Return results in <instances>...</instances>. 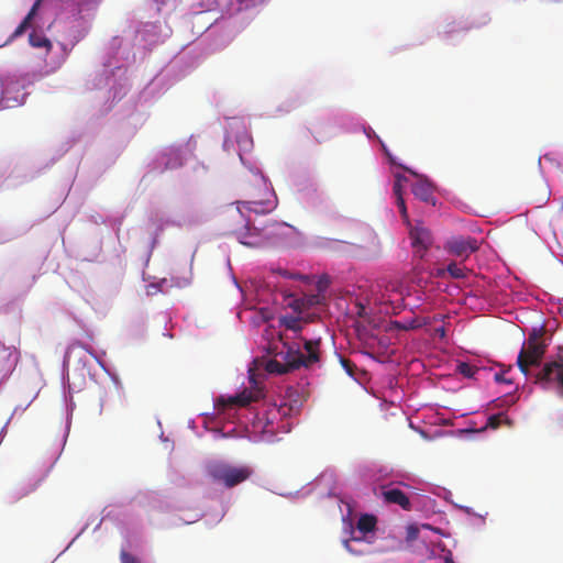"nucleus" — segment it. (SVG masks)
Returning a JSON list of instances; mask_svg holds the SVG:
<instances>
[{
  "label": "nucleus",
  "instance_id": "nucleus-1",
  "mask_svg": "<svg viewBox=\"0 0 563 563\" xmlns=\"http://www.w3.org/2000/svg\"><path fill=\"white\" fill-rule=\"evenodd\" d=\"M249 184L245 199L236 201V208L224 210L223 220L228 222L229 231L236 234L242 244L255 247L260 246L261 242L252 239L249 213H269L277 207V199L262 175L254 174Z\"/></svg>",
  "mask_w": 563,
  "mask_h": 563
},
{
  "label": "nucleus",
  "instance_id": "nucleus-2",
  "mask_svg": "<svg viewBox=\"0 0 563 563\" xmlns=\"http://www.w3.org/2000/svg\"><path fill=\"white\" fill-rule=\"evenodd\" d=\"M283 351L275 354V358L265 363V371L269 374L283 375L301 367L310 368L320 361V339L305 340L303 350L284 343Z\"/></svg>",
  "mask_w": 563,
  "mask_h": 563
},
{
  "label": "nucleus",
  "instance_id": "nucleus-3",
  "mask_svg": "<svg viewBox=\"0 0 563 563\" xmlns=\"http://www.w3.org/2000/svg\"><path fill=\"white\" fill-rule=\"evenodd\" d=\"M207 474L213 483L232 488L247 481L254 473L249 465H233L221 461L207 465Z\"/></svg>",
  "mask_w": 563,
  "mask_h": 563
},
{
  "label": "nucleus",
  "instance_id": "nucleus-4",
  "mask_svg": "<svg viewBox=\"0 0 563 563\" xmlns=\"http://www.w3.org/2000/svg\"><path fill=\"white\" fill-rule=\"evenodd\" d=\"M297 200L307 210L312 212H327L331 202L320 186L312 180L306 179L297 186Z\"/></svg>",
  "mask_w": 563,
  "mask_h": 563
},
{
  "label": "nucleus",
  "instance_id": "nucleus-5",
  "mask_svg": "<svg viewBox=\"0 0 563 563\" xmlns=\"http://www.w3.org/2000/svg\"><path fill=\"white\" fill-rule=\"evenodd\" d=\"M545 350L547 345L541 335L537 331L530 333L517 357V365L525 376L530 375V367L540 366Z\"/></svg>",
  "mask_w": 563,
  "mask_h": 563
},
{
  "label": "nucleus",
  "instance_id": "nucleus-6",
  "mask_svg": "<svg viewBox=\"0 0 563 563\" xmlns=\"http://www.w3.org/2000/svg\"><path fill=\"white\" fill-rule=\"evenodd\" d=\"M534 383L543 388L554 386L558 395L563 398V349L545 362L542 368L533 375Z\"/></svg>",
  "mask_w": 563,
  "mask_h": 563
},
{
  "label": "nucleus",
  "instance_id": "nucleus-7",
  "mask_svg": "<svg viewBox=\"0 0 563 563\" xmlns=\"http://www.w3.org/2000/svg\"><path fill=\"white\" fill-rule=\"evenodd\" d=\"M411 245L415 250V255L423 258L427 251L432 245V235L429 229L421 224H417L410 229Z\"/></svg>",
  "mask_w": 563,
  "mask_h": 563
},
{
  "label": "nucleus",
  "instance_id": "nucleus-8",
  "mask_svg": "<svg viewBox=\"0 0 563 563\" xmlns=\"http://www.w3.org/2000/svg\"><path fill=\"white\" fill-rule=\"evenodd\" d=\"M446 250L455 256L467 258L478 250V243L476 239L470 236L452 238L446 242Z\"/></svg>",
  "mask_w": 563,
  "mask_h": 563
},
{
  "label": "nucleus",
  "instance_id": "nucleus-9",
  "mask_svg": "<svg viewBox=\"0 0 563 563\" xmlns=\"http://www.w3.org/2000/svg\"><path fill=\"white\" fill-rule=\"evenodd\" d=\"M382 495L386 503L398 505L405 510L410 509V500L401 489L395 487L384 488Z\"/></svg>",
  "mask_w": 563,
  "mask_h": 563
},
{
  "label": "nucleus",
  "instance_id": "nucleus-10",
  "mask_svg": "<svg viewBox=\"0 0 563 563\" xmlns=\"http://www.w3.org/2000/svg\"><path fill=\"white\" fill-rule=\"evenodd\" d=\"M412 194L421 201L434 203L433 187L426 179H419L412 186Z\"/></svg>",
  "mask_w": 563,
  "mask_h": 563
},
{
  "label": "nucleus",
  "instance_id": "nucleus-11",
  "mask_svg": "<svg viewBox=\"0 0 563 563\" xmlns=\"http://www.w3.org/2000/svg\"><path fill=\"white\" fill-rule=\"evenodd\" d=\"M253 400V397L251 394H246L245 391L236 395L234 397H230L228 400L224 398H219L216 402L218 408H225L227 406H238V407H245L250 405Z\"/></svg>",
  "mask_w": 563,
  "mask_h": 563
},
{
  "label": "nucleus",
  "instance_id": "nucleus-12",
  "mask_svg": "<svg viewBox=\"0 0 563 563\" xmlns=\"http://www.w3.org/2000/svg\"><path fill=\"white\" fill-rule=\"evenodd\" d=\"M427 324H429V319L418 318V317L402 320V321H394L393 322L394 328H396L398 330H404V331L416 330V329L422 328L423 325H427Z\"/></svg>",
  "mask_w": 563,
  "mask_h": 563
},
{
  "label": "nucleus",
  "instance_id": "nucleus-13",
  "mask_svg": "<svg viewBox=\"0 0 563 563\" xmlns=\"http://www.w3.org/2000/svg\"><path fill=\"white\" fill-rule=\"evenodd\" d=\"M445 272L454 279H462L467 276L470 271L464 265L452 262L445 269L439 271L438 275L443 276Z\"/></svg>",
  "mask_w": 563,
  "mask_h": 563
},
{
  "label": "nucleus",
  "instance_id": "nucleus-14",
  "mask_svg": "<svg viewBox=\"0 0 563 563\" xmlns=\"http://www.w3.org/2000/svg\"><path fill=\"white\" fill-rule=\"evenodd\" d=\"M376 517L373 515H362L356 523L357 529L362 533H368L372 532L376 527Z\"/></svg>",
  "mask_w": 563,
  "mask_h": 563
},
{
  "label": "nucleus",
  "instance_id": "nucleus-15",
  "mask_svg": "<svg viewBox=\"0 0 563 563\" xmlns=\"http://www.w3.org/2000/svg\"><path fill=\"white\" fill-rule=\"evenodd\" d=\"M42 0H36L34 4L32 5L30 12L24 18V20L21 22V24L15 29L12 35H21L24 33L29 26L30 21L33 19V16L36 14V11L41 4Z\"/></svg>",
  "mask_w": 563,
  "mask_h": 563
},
{
  "label": "nucleus",
  "instance_id": "nucleus-16",
  "mask_svg": "<svg viewBox=\"0 0 563 563\" xmlns=\"http://www.w3.org/2000/svg\"><path fill=\"white\" fill-rule=\"evenodd\" d=\"M501 423H506L509 427L512 424L510 419L504 412L489 416L486 427L490 429H497Z\"/></svg>",
  "mask_w": 563,
  "mask_h": 563
},
{
  "label": "nucleus",
  "instance_id": "nucleus-17",
  "mask_svg": "<svg viewBox=\"0 0 563 563\" xmlns=\"http://www.w3.org/2000/svg\"><path fill=\"white\" fill-rule=\"evenodd\" d=\"M280 323L288 330L294 332L301 331V320L295 316H286L280 319Z\"/></svg>",
  "mask_w": 563,
  "mask_h": 563
},
{
  "label": "nucleus",
  "instance_id": "nucleus-18",
  "mask_svg": "<svg viewBox=\"0 0 563 563\" xmlns=\"http://www.w3.org/2000/svg\"><path fill=\"white\" fill-rule=\"evenodd\" d=\"M456 371L464 377L473 378L475 374L479 371V368L470 363L461 362L457 364Z\"/></svg>",
  "mask_w": 563,
  "mask_h": 563
},
{
  "label": "nucleus",
  "instance_id": "nucleus-19",
  "mask_svg": "<svg viewBox=\"0 0 563 563\" xmlns=\"http://www.w3.org/2000/svg\"><path fill=\"white\" fill-rule=\"evenodd\" d=\"M30 45L36 48H44L45 52H49L52 43L48 37H29Z\"/></svg>",
  "mask_w": 563,
  "mask_h": 563
},
{
  "label": "nucleus",
  "instance_id": "nucleus-20",
  "mask_svg": "<svg viewBox=\"0 0 563 563\" xmlns=\"http://www.w3.org/2000/svg\"><path fill=\"white\" fill-rule=\"evenodd\" d=\"M340 363L350 376L354 375V369L356 368V365L352 361L345 357H340Z\"/></svg>",
  "mask_w": 563,
  "mask_h": 563
},
{
  "label": "nucleus",
  "instance_id": "nucleus-21",
  "mask_svg": "<svg viewBox=\"0 0 563 563\" xmlns=\"http://www.w3.org/2000/svg\"><path fill=\"white\" fill-rule=\"evenodd\" d=\"M396 203H397V207L399 208V211H400V214H401L402 219L406 222H408L409 217H408L407 207H406L404 197L399 196V199H396Z\"/></svg>",
  "mask_w": 563,
  "mask_h": 563
},
{
  "label": "nucleus",
  "instance_id": "nucleus-22",
  "mask_svg": "<svg viewBox=\"0 0 563 563\" xmlns=\"http://www.w3.org/2000/svg\"><path fill=\"white\" fill-rule=\"evenodd\" d=\"M401 176H397L393 186V191L396 199H399V196H402V186H401Z\"/></svg>",
  "mask_w": 563,
  "mask_h": 563
},
{
  "label": "nucleus",
  "instance_id": "nucleus-23",
  "mask_svg": "<svg viewBox=\"0 0 563 563\" xmlns=\"http://www.w3.org/2000/svg\"><path fill=\"white\" fill-rule=\"evenodd\" d=\"M121 561L122 563H140L136 558L131 555L130 553L122 552L121 553Z\"/></svg>",
  "mask_w": 563,
  "mask_h": 563
},
{
  "label": "nucleus",
  "instance_id": "nucleus-24",
  "mask_svg": "<svg viewBox=\"0 0 563 563\" xmlns=\"http://www.w3.org/2000/svg\"><path fill=\"white\" fill-rule=\"evenodd\" d=\"M496 382H504L507 384H511L512 382L510 379H507L503 373H496L495 374Z\"/></svg>",
  "mask_w": 563,
  "mask_h": 563
},
{
  "label": "nucleus",
  "instance_id": "nucleus-25",
  "mask_svg": "<svg viewBox=\"0 0 563 563\" xmlns=\"http://www.w3.org/2000/svg\"><path fill=\"white\" fill-rule=\"evenodd\" d=\"M444 563H454L451 551H448V554L444 558Z\"/></svg>",
  "mask_w": 563,
  "mask_h": 563
},
{
  "label": "nucleus",
  "instance_id": "nucleus-26",
  "mask_svg": "<svg viewBox=\"0 0 563 563\" xmlns=\"http://www.w3.org/2000/svg\"><path fill=\"white\" fill-rule=\"evenodd\" d=\"M13 37H8L7 40L2 41V37H0V47L8 45Z\"/></svg>",
  "mask_w": 563,
  "mask_h": 563
},
{
  "label": "nucleus",
  "instance_id": "nucleus-27",
  "mask_svg": "<svg viewBox=\"0 0 563 563\" xmlns=\"http://www.w3.org/2000/svg\"><path fill=\"white\" fill-rule=\"evenodd\" d=\"M290 410V408L286 407V406H282L279 408V411L282 412V415L286 416L287 412Z\"/></svg>",
  "mask_w": 563,
  "mask_h": 563
},
{
  "label": "nucleus",
  "instance_id": "nucleus-28",
  "mask_svg": "<svg viewBox=\"0 0 563 563\" xmlns=\"http://www.w3.org/2000/svg\"><path fill=\"white\" fill-rule=\"evenodd\" d=\"M437 332L440 334V336H444L445 335V330L444 328H440V329H437Z\"/></svg>",
  "mask_w": 563,
  "mask_h": 563
},
{
  "label": "nucleus",
  "instance_id": "nucleus-29",
  "mask_svg": "<svg viewBox=\"0 0 563 563\" xmlns=\"http://www.w3.org/2000/svg\"><path fill=\"white\" fill-rule=\"evenodd\" d=\"M345 548H346L349 551H351V549H350V544H349V541H345Z\"/></svg>",
  "mask_w": 563,
  "mask_h": 563
},
{
  "label": "nucleus",
  "instance_id": "nucleus-30",
  "mask_svg": "<svg viewBox=\"0 0 563 563\" xmlns=\"http://www.w3.org/2000/svg\"><path fill=\"white\" fill-rule=\"evenodd\" d=\"M406 170H408L409 173H411V175L417 176V174H416L415 172L410 170L409 168H406Z\"/></svg>",
  "mask_w": 563,
  "mask_h": 563
}]
</instances>
